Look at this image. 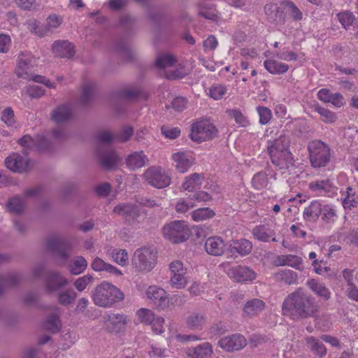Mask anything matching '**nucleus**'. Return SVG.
<instances>
[{
    "label": "nucleus",
    "instance_id": "nucleus-6",
    "mask_svg": "<svg viewBox=\"0 0 358 358\" xmlns=\"http://www.w3.org/2000/svg\"><path fill=\"white\" fill-rule=\"evenodd\" d=\"M164 236L173 243L187 241L190 236V230L185 221L177 220L166 224L162 229Z\"/></svg>",
    "mask_w": 358,
    "mask_h": 358
},
{
    "label": "nucleus",
    "instance_id": "nucleus-24",
    "mask_svg": "<svg viewBox=\"0 0 358 358\" xmlns=\"http://www.w3.org/2000/svg\"><path fill=\"white\" fill-rule=\"evenodd\" d=\"M178 171L184 173L194 164V159L185 152H177L172 155Z\"/></svg>",
    "mask_w": 358,
    "mask_h": 358
},
{
    "label": "nucleus",
    "instance_id": "nucleus-53",
    "mask_svg": "<svg viewBox=\"0 0 358 358\" xmlns=\"http://www.w3.org/2000/svg\"><path fill=\"white\" fill-rule=\"evenodd\" d=\"M315 111L321 116L322 120L326 123H333L336 120V115L329 109L324 108L320 106H315Z\"/></svg>",
    "mask_w": 358,
    "mask_h": 358
},
{
    "label": "nucleus",
    "instance_id": "nucleus-7",
    "mask_svg": "<svg viewBox=\"0 0 358 358\" xmlns=\"http://www.w3.org/2000/svg\"><path fill=\"white\" fill-rule=\"evenodd\" d=\"M217 130L215 127L208 120H201L192 125L191 139L196 143L209 141L216 136Z\"/></svg>",
    "mask_w": 358,
    "mask_h": 358
},
{
    "label": "nucleus",
    "instance_id": "nucleus-22",
    "mask_svg": "<svg viewBox=\"0 0 358 358\" xmlns=\"http://www.w3.org/2000/svg\"><path fill=\"white\" fill-rule=\"evenodd\" d=\"M205 250L210 255L221 256L224 253L225 245L220 237L211 236L206 241Z\"/></svg>",
    "mask_w": 358,
    "mask_h": 358
},
{
    "label": "nucleus",
    "instance_id": "nucleus-27",
    "mask_svg": "<svg viewBox=\"0 0 358 358\" xmlns=\"http://www.w3.org/2000/svg\"><path fill=\"white\" fill-rule=\"evenodd\" d=\"M71 117V109L69 105L63 104L56 107L51 113V119L57 124L63 123Z\"/></svg>",
    "mask_w": 358,
    "mask_h": 358
},
{
    "label": "nucleus",
    "instance_id": "nucleus-9",
    "mask_svg": "<svg viewBox=\"0 0 358 358\" xmlns=\"http://www.w3.org/2000/svg\"><path fill=\"white\" fill-rule=\"evenodd\" d=\"M5 165L7 169L17 173H27L34 166L30 159H25L20 154L13 152L5 159Z\"/></svg>",
    "mask_w": 358,
    "mask_h": 358
},
{
    "label": "nucleus",
    "instance_id": "nucleus-52",
    "mask_svg": "<svg viewBox=\"0 0 358 358\" xmlns=\"http://www.w3.org/2000/svg\"><path fill=\"white\" fill-rule=\"evenodd\" d=\"M96 138L99 143L103 144H110L116 141L115 134L108 130L100 131L96 134Z\"/></svg>",
    "mask_w": 358,
    "mask_h": 358
},
{
    "label": "nucleus",
    "instance_id": "nucleus-32",
    "mask_svg": "<svg viewBox=\"0 0 358 358\" xmlns=\"http://www.w3.org/2000/svg\"><path fill=\"white\" fill-rule=\"evenodd\" d=\"M252 249V243L246 239L233 241L232 243L229 245V250L232 254L237 252L242 256L250 253Z\"/></svg>",
    "mask_w": 358,
    "mask_h": 358
},
{
    "label": "nucleus",
    "instance_id": "nucleus-57",
    "mask_svg": "<svg viewBox=\"0 0 358 358\" xmlns=\"http://www.w3.org/2000/svg\"><path fill=\"white\" fill-rule=\"evenodd\" d=\"M170 282L173 287L182 289L187 285V280L185 274H171Z\"/></svg>",
    "mask_w": 358,
    "mask_h": 358
},
{
    "label": "nucleus",
    "instance_id": "nucleus-23",
    "mask_svg": "<svg viewBox=\"0 0 358 358\" xmlns=\"http://www.w3.org/2000/svg\"><path fill=\"white\" fill-rule=\"evenodd\" d=\"M187 354L190 358H211L213 347L210 343L204 342L196 347L189 348Z\"/></svg>",
    "mask_w": 358,
    "mask_h": 358
},
{
    "label": "nucleus",
    "instance_id": "nucleus-50",
    "mask_svg": "<svg viewBox=\"0 0 358 358\" xmlns=\"http://www.w3.org/2000/svg\"><path fill=\"white\" fill-rule=\"evenodd\" d=\"M111 257L115 262L121 265L126 266L129 262V256L126 250L121 249L117 250L115 249L111 252Z\"/></svg>",
    "mask_w": 358,
    "mask_h": 358
},
{
    "label": "nucleus",
    "instance_id": "nucleus-45",
    "mask_svg": "<svg viewBox=\"0 0 358 358\" xmlns=\"http://www.w3.org/2000/svg\"><path fill=\"white\" fill-rule=\"evenodd\" d=\"M307 343L310 350L317 355L323 357L326 355L327 349L322 342L319 340L313 337H310L307 339Z\"/></svg>",
    "mask_w": 358,
    "mask_h": 358
},
{
    "label": "nucleus",
    "instance_id": "nucleus-26",
    "mask_svg": "<svg viewBox=\"0 0 358 358\" xmlns=\"http://www.w3.org/2000/svg\"><path fill=\"white\" fill-rule=\"evenodd\" d=\"M206 316L201 312H192L186 319L187 327L194 331L201 330L206 323Z\"/></svg>",
    "mask_w": 358,
    "mask_h": 358
},
{
    "label": "nucleus",
    "instance_id": "nucleus-16",
    "mask_svg": "<svg viewBox=\"0 0 358 358\" xmlns=\"http://www.w3.org/2000/svg\"><path fill=\"white\" fill-rule=\"evenodd\" d=\"M273 165L285 173L294 168V159L291 152H284L269 155Z\"/></svg>",
    "mask_w": 358,
    "mask_h": 358
},
{
    "label": "nucleus",
    "instance_id": "nucleus-1",
    "mask_svg": "<svg viewBox=\"0 0 358 358\" xmlns=\"http://www.w3.org/2000/svg\"><path fill=\"white\" fill-rule=\"evenodd\" d=\"M318 308L315 299L299 287L285 299L282 311L293 320H302L315 317Z\"/></svg>",
    "mask_w": 358,
    "mask_h": 358
},
{
    "label": "nucleus",
    "instance_id": "nucleus-5",
    "mask_svg": "<svg viewBox=\"0 0 358 358\" xmlns=\"http://www.w3.org/2000/svg\"><path fill=\"white\" fill-rule=\"evenodd\" d=\"M45 244L48 251L59 258L58 265H64L70 256L71 245L69 241L59 235H53L45 239Z\"/></svg>",
    "mask_w": 358,
    "mask_h": 358
},
{
    "label": "nucleus",
    "instance_id": "nucleus-14",
    "mask_svg": "<svg viewBox=\"0 0 358 358\" xmlns=\"http://www.w3.org/2000/svg\"><path fill=\"white\" fill-rule=\"evenodd\" d=\"M35 59L29 52H21L18 56L15 73L19 78L31 79L29 71L34 66Z\"/></svg>",
    "mask_w": 358,
    "mask_h": 358
},
{
    "label": "nucleus",
    "instance_id": "nucleus-39",
    "mask_svg": "<svg viewBox=\"0 0 358 358\" xmlns=\"http://www.w3.org/2000/svg\"><path fill=\"white\" fill-rule=\"evenodd\" d=\"M77 296L78 294L75 290L68 289L58 293L57 301L62 306H68L75 301Z\"/></svg>",
    "mask_w": 358,
    "mask_h": 358
},
{
    "label": "nucleus",
    "instance_id": "nucleus-62",
    "mask_svg": "<svg viewBox=\"0 0 358 358\" xmlns=\"http://www.w3.org/2000/svg\"><path fill=\"white\" fill-rule=\"evenodd\" d=\"M161 131L164 136L171 139H175L180 134V130L177 127L162 126Z\"/></svg>",
    "mask_w": 358,
    "mask_h": 358
},
{
    "label": "nucleus",
    "instance_id": "nucleus-12",
    "mask_svg": "<svg viewBox=\"0 0 358 358\" xmlns=\"http://www.w3.org/2000/svg\"><path fill=\"white\" fill-rule=\"evenodd\" d=\"M247 339L240 334H234L222 338L217 343L224 351L231 352L243 349L247 345Z\"/></svg>",
    "mask_w": 358,
    "mask_h": 358
},
{
    "label": "nucleus",
    "instance_id": "nucleus-28",
    "mask_svg": "<svg viewBox=\"0 0 358 358\" xmlns=\"http://www.w3.org/2000/svg\"><path fill=\"white\" fill-rule=\"evenodd\" d=\"M91 267L95 271H106L116 276H121L122 275V273L120 270L112 264L105 262L99 257H96L94 259L92 262Z\"/></svg>",
    "mask_w": 358,
    "mask_h": 358
},
{
    "label": "nucleus",
    "instance_id": "nucleus-60",
    "mask_svg": "<svg viewBox=\"0 0 358 358\" xmlns=\"http://www.w3.org/2000/svg\"><path fill=\"white\" fill-rule=\"evenodd\" d=\"M1 120L8 127H13L15 124V114L10 107L6 108L1 115Z\"/></svg>",
    "mask_w": 358,
    "mask_h": 358
},
{
    "label": "nucleus",
    "instance_id": "nucleus-41",
    "mask_svg": "<svg viewBox=\"0 0 358 358\" xmlns=\"http://www.w3.org/2000/svg\"><path fill=\"white\" fill-rule=\"evenodd\" d=\"M115 50L126 58L132 59L135 52L131 45L125 39H120L115 44Z\"/></svg>",
    "mask_w": 358,
    "mask_h": 358
},
{
    "label": "nucleus",
    "instance_id": "nucleus-51",
    "mask_svg": "<svg viewBox=\"0 0 358 358\" xmlns=\"http://www.w3.org/2000/svg\"><path fill=\"white\" fill-rule=\"evenodd\" d=\"M252 185L257 189H262L267 187L268 180L265 173L259 172L255 174L252 178Z\"/></svg>",
    "mask_w": 358,
    "mask_h": 358
},
{
    "label": "nucleus",
    "instance_id": "nucleus-25",
    "mask_svg": "<svg viewBox=\"0 0 358 358\" xmlns=\"http://www.w3.org/2000/svg\"><path fill=\"white\" fill-rule=\"evenodd\" d=\"M275 264L277 266H289L296 270L302 271V259L296 255H278L275 259Z\"/></svg>",
    "mask_w": 358,
    "mask_h": 358
},
{
    "label": "nucleus",
    "instance_id": "nucleus-37",
    "mask_svg": "<svg viewBox=\"0 0 358 358\" xmlns=\"http://www.w3.org/2000/svg\"><path fill=\"white\" fill-rule=\"evenodd\" d=\"M17 143L21 146L26 148H32L37 147L39 149H47L48 148V143L45 138L42 139L41 144L37 143V141L34 139L30 135H24L22 138L17 140Z\"/></svg>",
    "mask_w": 358,
    "mask_h": 358
},
{
    "label": "nucleus",
    "instance_id": "nucleus-56",
    "mask_svg": "<svg viewBox=\"0 0 358 358\" xmlns=\"http://www.w3.org/2000/svg\"><path fill=\"white\" fill-rule=\"evenodd\" d=\"M94 90L95 85L92 83H87L83 86L80 98L83 104H87L91 100Z\"/></svg>",
    "mask_w": 358,
    "mask_h": 358
},
{
    "label": "nucleus",
    "instance_id": "nucleus-15",
    "mask_svg": "<svg viewBox=\"0 0 358 358\" xmlns=\"http://www.w3.org/2000/svg\"><path fill=\"white\" fill-rule=\"evenodd\" d=\"M146 295L154 305L160 309H165L169 306V299L166 292L162 288L150 286L146 291Z\"/></svg>",
    "mask_w": 358,
    "mask_h": 358
},
{
    "label": "nucleus",
    "instance_id": "nucleus-13",
    "mask_svg": "<svg viewBox=\"0 0 358 358\" xmlns=\"http://www.w3.org/2000/svg\"><path fill=\"white\" fill-rule=\"evenodd\" d=\"M113 212L128 223L136 222L140 215L139 208L132 203H120L114 207Z\"/></svg>",
    "mask_w": 358,
    "mask_h": 358
},
{
    "label": "nucleus",
    "instance_id": "nucleus-47",
    "mask_svg": "<svg viewBox=\"0 0 358 358\" xmlns=\"http://www.w3.org/2000/svg\"><path fill=\"white\" fill-rule=\"evenodd\" d=\"M134 127L130 125H124L120 130L115 134L116 141L119 143H125L130 140L134 135Z\"/></svg>",
    "mask_w": 358,
    "mask_h": 358
},
{
    "label": "nucleus",
    "instance_id": "nucleus-34",
    "mask_svg": "<svg viewBox=\"0 0 358 358\" xmlns=\"http://www.w3.org/2000/svg\"><path fill=\"white\" fill-rule=\"evenodd\" d=\"M22 280L21 275L11 273L0 276V294L6 288L17 285Z\"/></svg>",
    "mask_w": 358,
    "mask_h": 358
},
{
    "label": "nucleus",
    "instance_id": "nucleus-55",
    "mask_svg": "<svg viewBox=\"0 0 358 358\" xmlns=\"http://www.w3.org/2000/svg\"><path fill=\"white\" fill-rule=\"evenodd\" d=\"M321 212L322 220L325 223H331L335 221L336 214L335 210L329 205H325L322 207Z\"/></svg>",
    "mask_w": 358,
    "mask_h": 358
},
{
    "label": "nucleus",
    "instance_id": "nucleus-38",
    "mask_svg": "<svg viewBox=\"0 0 358 358\" xmlns=\"http://www.w3.org/2000/svg\"><path fill=\"white\" fill-rule=\"evenodd\" d=\"M6 206L9 212L20 215L24 210L25 200L20 196H15L8 201Z\"/></svg>",
    "mask_w": 358,
    "mask_h": 358
},
{
    "label": "nucleus",
    "instance_id": "nucleus-35",
    "mask_svg": "<svg viewBox=\"0 0 358 358\" xmlns=\"http://www.w3.org/2000/svg\"><path fill=\"white\" fill-rule=\"evenodd\" d=\"M322 205L317 201H313L310 204L304 208L303 218L307 221L316 220L321 214Z\"/></svg>",
    "mask_w": 358,
    "mask_h": 358
},
{
    "label": "nucleus",
    "instance_id": "nucleus-19",
    "mask_svg": "<svg viewBox=\"0 0 358 358\" xmlns=\"http://www.w3.org/2000/svg\"><path fill=\"white\" fill-rule=\"evenodd\" d=\"M290 140L285 134H280L279 137L268 142L267 150L269 155L285 152H290Z\"/></svg>",
    "mask_w": 358,
    "mask_h": 358
},
{
    "label": "nucleus",
    "instance_id": "nucleus-36",
    "mask_svg": "<svg viewBox=\"0 0 358 358\" xmlns=\"http://www.w3.org/2000/svg\"><path fill=\"white\" fill-rule=\"evenodd\" d=\"M308 287L315 292L317 296L327 301L331 297V292L324 285V284L317 282L315 279L309 280L307 282Z\"/></svg>",
    "mask_w": 358,
    "mask_h": 358
},
{
    "label": "nucleus",
    "instance_id": "nucleus-64",
    "mask_svg": "<svg viewBox=\"0 0 358 358\" xmlns=\"http://www.w3.org/2000/svg\"><path fill=\"white\" fill-rule=\"evenodd\" d=\"M309 187L314 191L324 190L327 192L331 187V185L329 180H317L311 182L309 184Z\"/></svg>",
    "mask_w": 358,
    "mask_h": 358
},
{
    "label": "nucleus",
    "instance_id": "nucleus-49",
    "mask_svg": "<svg viewBox=\"0 0 358 358\" xmlns=\"http://www.w3.org/2000/svg\"><path fill=\"white\" fill-rule=\"evenodd\" d=\"M44 327L46 330L53 333L59 331L61 328V322L58 315L56 314L50 315L48 317Z\"/></svg>",
    "mask_w": 358,
    "mask_h": 358
},
{
    "label": "nucleus",
    "instance_id": "nucleus-46",
    "mask_svg": "<svg viewBox=\"0 0 358 358\" xmlns=\"http://www.w3.org/2000/svg\"><path fill=\"white\" fill-rule=\"evenodd\" d=\"M138 321L145 324H151L156 317L154 313L148 308H140L136 312Z\"/></svg>",
    "mask_w": 358,
    "mask_h": 358
},
{
    "label": "nucleus",
    "instance_id": "nucleus-10",
    "mask_svg": "<svg viewBox=\"0 0 358 358\" xmlns=\"http://www.w3.org/2000/svg\"><path fill=\"white\" fill-rule=\"evenodd\" d=\"M69 284V280L57 271H50L46 274L44 287L48 294L57 292Z\"/></svg>",
    "mask_w": 358,
    "mask_h": 358
},
{
    "label": "nucleus",
    "instance_id": "nucleus-61",
    "mask_svg": "<svg viewBox=\"0 0 358 358\" xmlns=\"http://www.w3.org/2000/svg\"><path fill=\"white\" fill-rule=\"evenodd\" d=\"M187 100L182 96H178L173 99L171 103V107L177 112H181L186 108Z\"/></svg>",
    "mask_w": 358,
    "mask_h": 358
},
{
    "label": "nucleus",
    "instance_id": "nucleus-44",
    "mask_svg": "<svg viewBox=\"0 0 358 358\" xmlns=\"http://www.w3.org/2000/svg\"><path fill=\"white\" fill-rule=\"evenodd\" d=\"M215 214V212L209 208H200L192 211V218L196 222H202L212 218Z\"/></svg>",
    "mask_w": 358,
    "mask_h": 358
},
{
    "label": "nucleus",
    "instance_id": "nucleus-3",
    "mask_svg": "<svg viewBox=\"0 0 358 358\" xmlns=\"http://www.w3.org/2000/svg\"><path fill=\"white\" fill-rule=\"evenodd\" d=\"M157 253L149 248L137 249L131 259L132 266L139 272H149L155 266Z\"/></svg>",
    "mask_w": 358,
    "mask_h": 358
},
{
    "label": "nucleus",
    "instance_id": "nucleus-29",
    "mask_svg": "<svg viewBox=\"0 0 358 358\" xmlns=\"http://www.w3.org/2000/svg\"><path fill=\"white\" fill-rule=\"evenodd\" d=\"M276 282H282L287 285H296L298 281V275L289 269L280 270L273 275Z\"/></svg>",
    "mask_w": 358,
    "mask_h": 358
},
{
    "label": "nucleus",
    "instance_id": "nucleus-2",
    "mask_svg": "<svg viewBox=\"0 0 358 358\" xmlns=\"http://www.w3.org/2000/svg\"><path fill=\"white\" fill-rule=\"evenodd\" d=\"M92 298L95 305L101 308H110L124 299V293L114 285L103 281L92 292Z\"/></svg>",
    "mask_w": 358,
    "mask_h": 358
},
{
    "label": "nucleus",
    "instance_id": "nucleus-59",
    "mask_svg": "<svg viewBox=\"0 0 358 358\" xmlns=\"http://www.w3.org/2000/svg\"><path fill=\"white\" fill-rule=\"evenodd\" d=\"M337 17L339 22L345 29L350 27L355 20V16L349 11L339 13Z\"/></svg>",
    "mask_w": 358,
    "mask_h": 358
},
{
    "label": "nucleus",
    "instance_id": "nucleus-20",
    "mask_svg": "<svg viewBox=\"0 0 358 358\" xmlns=\"http://www.w3.org/2000/svg\"><path fill=\"white\" fill-rule=\"evenodd\" d=\"M148 162V157L143 150L132 152L125 159L127 166L132 171L145 166Z\"/></svg>",
    "mask_w": 358,
    "mask_h": 358
},
{
    "label": "nucleus",
    "instance_id": "nucleus-31",
    "mask_svg": "<svg viewBox=\"0 0 358 358\" xmlns=\"http://www.w3.org/2000/svg\"><path fill=\"white\" fill-rule=\"evenodd\" d=\"M264 10L267 18L270 22L277 24H283L285 22L282 13L280 12L279 6L276 3H267L264 7Z\"/></svg>",
    "mask_w": 358,
    "mask_h": 358
},
{
    "label": "nucleus",
    "instance_id": "nucleus-17",
    "mask_svg": "<svg viewBox=\"0 0 358 358\" xmlns=\"http://www.w3.org/2000/svg\"><path fill=\"white\" fill-rule=\"evenodd\" d=\"M99 162L101 166L106 170H111L117 166L121 160L119 154L115 150H107L105 151L96 150Z\"/></svg>",
    "mask_w": 358,
    "mask_h": 358
},
{
    "label": "nucleus",
    "instance_id": "nucleus-8",
    "mask_svg": "<svg viewBox=\"0 0 358 358\" xmlns=\"http://www.w3.org/2000/svg\"><path fill=\"white\" fill-rule=\"evenodd\" d=\"M143 176L149 185L158 189L164 188L171 183V178L163 171L160 166L148 168Z\"/></svg>",
    "mask_w": 358,
    "mask_h": 358
},
{
    "label": "nucleus",
    "instance_id": "nucleus-11",
    "mask_svg": "<svg viewBox=\"0 0 358 358\" xmlns=\"http://www.w3.org/2000/svg\"><path fill=\"white\" fill-rule=\"evenodd\" d=\"M129 322L127 315L119 313H110L103 317L106 330L111 334H117L123 330Z\"/></svg>",
    "mask_w": 358,
    "mask_h": 358
},
{
    "label": "nucleus",
    "instance_id": "nucleus-43",
    "mask_svg": "<svg viewBox=\"0 0 358 358\" xmlns=\"http://www.w3.org/2000/svg\"><path fill=\"white\" fill-rule=\"evenodd\" d=\"M283 8L291 16L294 21H301L303 18V13L299 8L290 1H283L282 2Z\"/></svg>",
    "mask_w": 358,
    "mask_h": 358
},
{
    "label": "nucleus",
    "instance_id": "nucleus-42",
    "mask_svg": "<svg viewBox=\"0 0 358 358\" xmlns=\"http://www.w3.org/2000/svg\"><path fill=\"white\" fill-rule=\"evenodd\" d=\"M87 266V260L82 256L75 257L72 264L69 266V272L73 275H78L83 273Z\"/></svg>",
    "mask_w": 358,
    "mask_h": 358
},
{
    "label": "nucleus",
    "instance_id": "nucleus-63",
    "mask_svg": "<svg viewBox=\"0 0 358 358\" xmlns=\"http://www.w3.org/2000/svg\"><path fill=\"white\" fill-rule=\"evenodd\" d=\"M194 206L192 200H180L176 205V210L178 213H185Z\"/></svg>",
    "mask_w": 358,
    "mask_h": 358
},
{
    "label": "nucleus",
    "instance_id": "nucleus-18",
    "mask_svg": "<svg viewBox=\"0 0 358 358\" xmlns=\"http://www.w3.org/2000/svg\"><path fill=\"white\" fill-rule=\"evenodd\" d=\"M54 55L60 58H71L75 55L74 45L68 41H57L52 45Z\"/></svg>",
    "mask_w": 358,
    "mask_h": 358
},
{
    "label": "nucleus",
    "instance_id": "nucleus-30",
    "mask_svg": "<svg viewBox=\"0 0 358 358\" xmlns=\"http://www.w3.org/2000/svg\"><path fill=\"white\" fill-rule=\"evenodd\" d=\"M265 308V303L259 299L248 301L243 307L244 314L250 317L257 315Z\"/></svg>",
    "mask_w": 358,
    "mask_h": 358
},
{
    "label": "nucleus",
    "instance_id": "nucleus-4",
    "mask_svg": "<svg viewBox=\"0 0 358 358\" xmlns=\"http://www.w3.org/2000/svg\"><path fill=\"white\" fill-rule=\"evenodd\" d=\"M311 165L315 168L325 166L330 160V148L320 140L313 141L308 145Z\"/></svg>",
    "mask_w": 358,
    "mask_h": 358
},
{
    "label": "nucleus",
    "instance_id": "nucleus-21",
    "mask_svg": "<svg viewBox=\"0 0 358 358\" xmlns=\"http://www.w3.org/2000/svg\"><path fill=\"white\" fill-rule=\"evenodd\" d=\"M229 275L234 280L239 282L252 281L256 277V274L253 271L248 267L241 266L231 268L229 271Z\"/></svg>",
    "mask_w": 358,
    "mask_h": 358
},
{
    "label": "nucleus",
    "instance_id": "nucleus-40",
    "mask_svg": "<svg viewBox=\"0 0 358 358\" xmlns=\"http://www.w3.org/2000/svg\"><path fill=\"white\" fill-rule=\"evenodd\" d=\"M264 66L268 71L273 74H282L289 69L287 64L272 59L266 60Z\"/></svg>",
    "mask_w": 358,
    "mask_h": 358
},
{
    "label": "nucleus",
    "instance_id": "nucleus-54",
    "mask_svg": "<svg viewBox=\"0 0 358 358\" xmlns=\"http://www.w3.org/2000/svg\"><path fill=\"white\" fill-rule=\"evenodd\" d=\"M93 281L92 275L87 274L77 278L73 285L75 288L80 292H83L87 285H90Z\"/></svg>",
    "mask_w": 358,
    "mask_h": 358
},
{
    "label": "nucleus",
    "instance_id": "nucleus-33",
    "mask_svg": "<svg viewBox=\"0 0 358 358\" xmlns=\"http://www.w3.org/2000/svg\"><path fill=\"white\" fill-rule=\"evenodd\" d=\"M203 180V174L194 173L185 178L182 187L185 190L192 192L196 188L201 187Z\"/></svg>",
    "mask_w": 358,
    "mask_h": 358
},
{
    "label": "nucleus",
    "instance_id": "nucleus-48",
    "mask_svg": "<svg viewBox=\"0 0 358 358\" xmlns=\"http://www.w3.org/2000/svg\"><path fill=\"white\" fill-rule=\"evenodd\" d=\"M176 62V59L171 55L164 54L156 59V66L159 69H165L173 66Z\"/></svg>",
    "mask_w": 358,
    "mask_h": 358
},
{
    "label": "nucleus",
    "instance_id": "nucleus-58",
    "mask_svg": "<svg viewBox=\"0 0 358 358\" xmlns=\"http://www.w3.org/2000/svg\"><path fill=\"white\" fill-rule=\"evenodd\" d=\"M63 22V17L57 14H51L46 19V28L50 31L60 27Z\"/></svg>",
    "mask_w": 358,
    "mask_h": 358
}]
</instances>
